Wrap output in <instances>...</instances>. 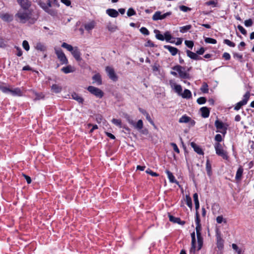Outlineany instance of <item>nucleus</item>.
<instances>
[{
    "instance_id": "obj_38",
    "label": "nucleus",
    "mask_w": 254,
    "mask_h": 254,
    "mask_svg": "<svg viewBox=\"0 0 254 254\" xmlns=\"http://www.w3.org/2000/svg\"><path fill=\"white\" fill-rule=\"evenodd\" d=\"M206 170L208 175H210L211 173V165L208 160L206 163Z\"/></svg>"
},
{
    "instance_id": "obj_9",
    "label": "nucleus",
    "mask_w": 254,
    "mask_h": 254,
    "mask_svg": "<svg viewBox=\"0 0 254 254\" xmlns=\"http://www.w3.org/2000/svg\"><path fill=\"white\" fill-rule=\"evenodd\" d=\"M215 126L216 128L218 130L221 129L222 130H217V132H220L224 135L226 133L227 127H225L224 124L221 121L217 120L215 122Z\"/></svg>"
},
{
    "instance_id": "obj_8",
    "label": "nucleus",
    "mask_w": 254,
    "mask_h": 254,
    "mask_svg": "<svg viewBox=\"0 0 254 254\" xmlns=\"http://www.w3.org/2000/svg\"><path fill=\"white\" fill-rule=\"evenodd\" d=\"M172 69L178 72L179 76L182 78H187L188 74L185 71V68L179 65H177L172 67Z\"/></svg>"
},
{
    "instance_id": "obj_52",
    "label": "nucleus",
    "mask_w": 254,
    "mask_h": 254,
    "mask_svg": "<svg viewBox=\"0 0 254 254\" xmlns=\"http://www.w3.org/2000/svg\"><path fill=\"white\" fill-rule=\"evenodd\" d=\"M237 27H238V29H239V30L241 32V33L242 34H243L244 35H247V31L245 30V29L242 26L239 25Z\"/></svg>"
},
{
    "instance_id": "obj_42",
    "label": "nucleus",
    "mask_w": 254,
    "mask_h": 254,
    "mask_svg": "<svg viewBox=\"0 0 254 254\" xmlns=\"http://www.w3.org/2000/svg\"><path fill=\"white\" fill-rule=\"evenodd\" d=\"M223 43L230 47H235V44L228 39L224 40Z\"/></svg>"
},
{
    "instance_id": "obj_49",
    "label": "nucleus",
    "mask_w": 254,
    "mask_h": 254,
    "mask_svg": "<svg viewBox=\"0 0 254 254\" xmlns=\"http://www.w3.org/2000/svg\"><path fill=\"white\" fill-rule=\"evenodd\" d=\"M36 48L37 50L41 51H43L45 50V46L41 43H37L36 46Z\"/></svg>"
},
{
    "instance_id": "obj_45",
    "label": "nucleus",
    "mask_w": 254,
    "mask_h": 254,
    "mask_svg": "<svg viewBox=\"0 0 254 254\" xmlns=\"http://www.w3.org/2000/svg\"><path fill=\"white\" fill-rule=\"evenodd\" d=\"M23 48L26 51H28L30 49V46L28 42L26 40H24L22 43Z\"/></svg>"
},
{
    "instance_id": "obj_5",
    "label": "nucleus",
    "mask_w": 254,
    "mask_h": 254,
    "mask_svg": "<svg viewBox=\"0 0 254 254\" xmlns=\"http://www.w3.org/2000/svg\"><path fill=\"white\" fill-rule=\"evenodd\" d=\"M250 91H247L244 95L243 99L236 104L234 107V110L238 111L243 106L246 105L250 98Z\"/></svg>"
},
{
    "instance_id": "obj_6",
    "label": "nucleus",
    "mask_w": 254,
    "mask_h": 254,
    "mask_svg": "<svg viewBox=\"0 0 254 254\" xmlns=\"http://www.w3.org/2000/svg\"><path fill=\"white\" fill-rule=\"evenodd\" d=\"M195 230L198 244V246L197 247V251H199L201 249L203 245V238L201 236V226H196Z\"/></svg>"
},
{
    "instance_id": "obj_50",
    "label": "nucleus",
    "mask_w": 254,
    "mask_h": 254,
    "mask_svg": "<svg viewBox=\"0 0 254 254\" xmlns=\"http://www.w3.org/2000/svg\"><path fill=\"white\" fill-rule=\"evenodd\" d=\"M185 45L189 48L192 49L193 46V42L190 40H186L185 41Z\"/></svg>"
},
{
    "instance_id": "obj_40",
    "label": "nucleus",
    "mask_w": 254,
    "mask_h": 254,
    "mask_svg": "<svg viewBox=\"0 0 254 254\" xmlns=\"http://www.w3.org/2000/svg\"><path fill=\"white\" fill-rule=\"evenodd\" d=\"M204 41L206 43H209V44H215L217 43V41L213 38H206L204 39Z\"/></svg>"
},
{
    "instance_id": "obj_54",
    "label": "nucleus",
    "mask_w": 254,
    "mask_h": 254,
    "mask_svg": "<svg viewBox=\"0 0 254 254\" xmlns=\"http://www.w3.org/2000/svg\"><path fill=\"white\" fill-rule=\"evenodd\" d=\"M244 23L246 27H251L253 24V21L252 19H249L245 20Z\"/></svg>"
},
{
    "instance_id": "obj_19",
    "label": "nucleus",
    "mask_w": 254,
    "mask_h": 254,
    "mask_svg": "<svg viewBox=\"0 0 254 254\" xmlns=\"http://www.w3.org/2000/svg\"><path fill=\"white\" fill-rule=\"evenodd\" d=\"M200 111L201 112V116L203 118H206L209 117L210 111L207 107H203L200 108Z\"/></svg>"
},
{
    "instance_id": "obj_41",
    "label": "nucleus",
    "mask_w": 254,
    "mask_h": 254,
    "mask_svg": "<svg viewBox=\"0 0 254 254\" xmlns=\"http://www.w3.org/2000/svg\"><path fill=\"white\" fill-rule=\"evenodd\" d=\"M155 32H156V37L157 39L160 40L161 41H164V36L160 33L159 31L158 30H155Z\"/></svg>"
},
{
    "instance_id": "obj_7",
    "label": "nucleus",
    "mask_w": 254,
    "mask_h": 254,
    "mask_svg": "<svg viewBox=\"0 0 254 254\" xmlns=\"http://www.w3.org/2000/svg\"><path fill=\"white\" fill-rule=\"evenodd\" d=\"M55 53L57 56L58 59L60 61L62 64H67L68 60L61 49H55Z\"/></svg>"
},
{
    "instance_id": "obj_33",
    "label": "nucleus",
    "mask_w": 254,
    "mask_h": 254,
    "mask_svg": "<svg viewBox=\"0 0 254 254\" xmlns=\"http://www.w3.org/2000/svg\"><path fill=\"white\" fill-rule=\"evenodd\" d=\"M62 47L66 49L67 51L69 52H71L73 51L74 47H73L71 45L68 44L64 42L62 44Z\"/></svg>"
},
{
    "instance_id": "obj_46",
    "label": "nucleus",
    "mask_w": 254,
    "mask_h": 254,
    "mask_svg": "<svg viewBox=\"0 0 254 254\" xmlns=\"http://www.w3.org/2000/svg\"><path fill=\"white\" fill-rule=\"evenodd\" d=\"M0 90H1L3 93H9L10 88L0 85Z\"/></svg>"
},
{
    "instance_id": "obj_16",
    "label": "nucleus",
    "mask_w": 254,
    "mask_h": 254,
    "mask_svg": "<svg viewBox=\"0 0 254 254\" xmlns=\"http://www.w3.org/2000/svg\"><path fill=\"white\" fill-rule=\"evenodd\" d=\"M164 47L165 49L168 50L172 56H175L179 52L177 48L170 45H165Z\"/></svg>"
},
{
    "instance_id": "obj_28",
    "label": "nucleus",
    "mask_w": 254,
    "mask_h": 254,
    "mask_svg": "<svg viewBox=\"0 0 254 254\" xmlns=\"http://www.w3.org/2000/svg\"><path fill=\"white\" fill-rule=\"evenodd\" d=\"M0 18L4 21H10L12 20V17L8 13L0 14Z\"/></svg>"
},
{
    "instance_id": "obj_34",
    "label": "nucleus",
    "mask_w": 254,
    "mask_h": 254,
    "mask_svg": "<svg viewBox=\"0 0 254 254\" xmlns=\"http://www.w3.org/2000/svg\"><path fill=\"white\" fill-rule=\"evenodd\" d=\"M169 220L171 222H173V223L178 224V223H181V219L180 218L174 217L173 216L170 214L169 215Z\"/></svg>"
},
{
    "instance_id": "obj_47",
    "label": "nucleus",
    "mask_w": 254,
    "mask_h": 254,
    "mask_svg": "<svg viewBox=\"0 0 254 254\" xmlns=\"http://www.w3.org/2000/svg\"><path fill=\"white\" fill-rule=\"evenodd\" d=\"M164 39L166 40L167 42H169L171 39L172 38V36L169 32L167 31L164 34Z\"/></svg>"
},
{
    "instance_id": "obj_63",
    "label": "nucleus",
    "mask_w": 254,
    "mask_h": 254,
    "mask_svg": "<svg viewBox=\"0 0 254 254\" xmlns=\"http://www.w3.org/2000/svg\"><path fill=\"white\" fill-rule=\"evenodd\" d=\"M222 57L225 60H229L231 58L230 55L227 52H225L222 56Z\"/></svg>"
},
{
    "instance_id": "obj_60",
    "label": "nucleus",
    "mask_w": 254,
    "mask_h": 254,
    "mask_svg": "<svg viewBox=\"0 0 254 254\" xmlns=\"http://www.w3.org/2000/svg\"><path fill=\"white\" fill-rule=\"evenodd\" d=\"M171 146L173 147L174 150L177 153H179L180 152L179 149L178 148L177 144L175 143H171Z\"/></svg>"
},
{
    "instance_id": "obj_43",
    "label": "nucleus",
    "mask_w": 254,
    "mask_h": 254,
    "mask_svg": "<svg viewBox=\"0 0 254 254\" xmlns=\"http://www.w3.org/2000/svg\"><path fill=\"white\" fill-rule=\"evenodd\" d=\"M195 222L196 226H201L200 220L199 219V213L198 211L196 212L195 213Z\"/></svg>"
},
{
    "instance_id": "obj_56",
    "label": "nucleus",
    "mask_w": 254,
    "mask_h": 254,
    "mask_svg": "<svg viewBox=\"0 0 254 254\" xmlns=\"http://www.w3.org/2000/svg\"><path fill=\"white\" fill-rule=\"evenodd\" d=\"M180 9L184 12H187L191 10V8L185 5H181L179 7Z\"/></svg>"
},
{
    "instance_id": "obj_12",
    "label": "nucleus",
    "mask_w": 254,
    "mask_h": 254,
    "mask_svg": "<svg viewBox=\"0 0 254 254\" xmlns=\"http://www.w3.org/2000/svg\"><path fill=\"white\" fill-rule=\"evenodd\" d=\"M71 53L76 61H79L81 60V54L77 47H74Z\"/></svg>"
},
{
    "instance_id": "obj_58",
    "label": "nucleus",
    "mask_w": 254,
    "mask_h": 254,
    "mask_svg": "<svg viewBox=\"0 0 254 254\" xmlns=\"http://www.w3.org/2000/svg\"><path fill=\"white\" fill-rule=\"evenodd\" d=\"M145 172H146V173L149 174H150V175H151L152 176H153V177H157V176H159V175L158 174H157L155 172H153L152 171H151L149 169H148L147 170H146Z\"/></svg>"
},
{
    "instance_id": "obj_32",
    "label": "nucleus",
    "mask_w": 254,
    "mask_h": 254,
    "mask_svg": "<svg viewBox=\"0 0 254 254\" xmlns=\"http://www.w3.org/2000/svg\"><path fill=\"white\" fill-rule=\"evenodd\" d=\"M143 124L141 120H138L136 124L135 123V125L134 126V127L138 130H141L143 128Z\"/></svg>"
},
{
    "instance_id": "obj_29",
    "label": "nucleus",
    "mask_w": 254,
    "mask_h": 254,
    "mask_svg": "<svg viewBox=\"0 0 254 254\" xmlns=\"http://www.w3.org/2000/svg\"><path fill=\"white\" fill-rule=\"evenodd\" d=\"M217 246L219 249H222L223 248V240L219 235H217Z\"/></svg>"
},
{
    "instance_id": "obj_15",
    "label": "nucleus",
    "mask_w": 254,
    "mask_h": 254,
    "mask_svg": "<svg viewBox=\"0 0 254 254\" xmlns=\"http://www.w3.org/2000/svg\"><path fill=\"white\" fill-rule=\"evenodd\" d=\"M191 247L190 250V253H194L196 250H197V247L195 246L196 241L195 233L193 232L191 234Z\"/></svg>"
},
{
    "instance_id": "obj_20",
    "label": "nucleus",
    "mask_w": 254,
    "mask_h": 254,
    "mask_svg": "<svg viewBox=\"0 0 254 254\" xmlns=\"http://www.w3.org/2000/svg\"><path fill=\"white\" fill-rule=\"evenodd\" d=\"M93 83H96L97 85H100L102 84L101 76L99 73L95 74L93 77Z\"/></svg>"
},
{
    "instance_id": "obj_1",
    "label": "nucleus",
    "mask_w": 254,
    "mask_h": 254,
    "mask_svg": "<svg viewBox=\"0 0 254 254\" xmlns=\"http://www.w3.org/2000/svg\"><path fill=\"white\" fill-rule=\"evenodd\" d=\"M33 10L31 9H19L15 17L16 20L22 23H25L27 22L31 24H33L36 21L37 19L33 17Z\"/></svg>"
},
{
    "instance_id": "obj_39",
    "label": "nucleus",
    "mask_w": 254,
    "mask_h": 254,
    "mask_svg": "<svg viewBox=\"0 0 254 254\" xmlns=\"http://www.w3.org/2000/svg\"><path fill=\"white\" fill-rule=\"evenodd\" d=\"M173 89L175 90V92L180 96L182 91V86L180 85L176 84L175 85Z\"/></svg>"
},
{
    "instance_id": "obj_27",
    "label": "nucleus",
    "mask_w": 254,
    "mask_h": 254,
    "mask_svg": "<svg viewBox=\"0 0 254 254\" xmlns=\"http://www.w3.org/2000/svg\"><path fill=\"white\" fill-rule=\"evenodd\" d=\"M180 96L183 98L190 99L191 97V93L189 89H185Z\"/></svg>"
},
{
    "instance_id": "obj_18",
    "label": "nucleus",
    "mask_w": 254,
    "mask_h": 254,
    "mask_svg": "<svg viewBox=\"0 0 254 254\" xmlns=\"http://www.w3.org/2000/svg\"><path fill=\"white\" fill-rule=\"evenodd\" d=\"M106 13L112 17H117L119 15V12L117 11L116 9L109 8L106 10Z\"/></svg>"
},
{
    "instance_id": "obj_31",
    "label": "nucleus",
    "mask_w": 254,
    "mask_h": 254,
    "mask_svg": "<svg viewBox=\"0 0 254 254\" xmlns=\"http://www.w3.org/2000/svg\"><path fill=\"white\" fill-rule=\"evenodd\" d=\"M192 26L191 25H187L180 27V32L182 33H184L190 30Z\"/></svg>"
},
{
    "instance_id": "obj_44",
    "label": "nucleus",
    "mask_w": 254,
    "mask_h": 254,
    "mask_svg": "<svg viewBox=\"0 0 254 254\" xmlns=\"http://www.w3.org/2000/svg\"><path fill=\"white\" fill-rule=\"evenodd\" d=\"M127 15L129 17L135 15L136 14L135 11L132 8H129L127 11Z\"/></svg>"
},
{
    "instance_id": "obj_25",
    "label": "nucleus",
    "mask_w": 254,
    "mask_h": 254,
    "mask_svg": "<svg viewBox=\"0 0 254 254\" xmlns=\"http://www.w3.org/2000/svg\"><path fill=\"white\" fill-rule=\"evenodd\" d=\"M72 98L77 101L79 103H82L84 100L83 98L76 93H73L71 94Z\"/></svg>"
},
{
    "instance_id": "obj_17",
    "label": "nucleus",
    "mask_w": 254,
    "mask_h": 254,
    "mask_svg": "<svg viewBox=\"0 0 254 254\" xmlns=\"http://www.w3.org/2000/svg\"><path fill=\"white\" fill-rule=\"evenodd\" d=\"M190 146L193 148L195 152L200 155H203L204 153L201 148L199 147L195 143L192 142L190 143Z\"/></svg>"
},
{
    "instance_id": "obj_53",
    "label": "nucleus",
    "mask_w": 254,
    "mask_h": 254,
    "mask_svg": "<svg viewBox=\"0 0 254 254\" xmlns=\"http://www.w3.org/2000/svg\"><path fill=\"white\" fill-rule=\"evenodd\" d=\"M206 101V100L205 97H201L198 98L197 99V102L198 104H204Z\"/></svg>"
},
{
    "instance_id": "obj_37",
    "label": "nucleus",
    "mask_w": 254,
    "mask_h": 254,
    "mask_svg": "<svg viewBox=\"0 0 254 254\" xmlns=\"http://www.w3.org/2000/svg\"><path fill=\"white\" fill-rule=\"evenodd\" d=\"M112 123L120 128L122 127V122L119 119H113L112 120Z\"/></svg>"
},
{
    "instance_id": "obj_30",
    "label": "nucleus",
    "mask_w": 254,
    "mask_h": 254,
    "mask_svg": "<svg viewBox=\"0 0 254 254\" xmlns=\"http://www.w3.org/2000/svg\"><path fill=\"white\" fill-rule=\"evenodd\" d=\"M190 120L191 119L190 117L185 115L180 118L179 122L180 123H187L190 122Z\"/></svg>"
},
{
    "instance_id": "obj_62",
    "label": "nucleus",
    "mask_w": 254,
    "mask_h": 254,
    "mask_svg": "<svg viewBox=\"0 0 254 254\" xmlns=\"http://www.w3.org/2000/svg\"><path fill=\"white\" fill-rule=\"evenodd\" d=\"M234 57L235 58H237L242 61V60L243 59V55L237 53H235L233 54Z\"/></svg>"
},
{
    "instance_id": "obj_61",
    "label": "nucleus",
    "mask_w": 254,
    "mask_h": 254,
    "mask_svg": "<svg viewBox=\"0 0 254 254\" xmlns=\"http://www.w3.org/2000/svg\"><path fill=\"white\" fill-rule=\"evenodd\" d=\"M145 117H146V120L152 125H154V123L153 122V121H152V120L151 119L150 116H149V114L147 113V114H146V115H145Z\"/></svg>"
},
{
    "instance_id": "obj_55",
    "label": "nucleus",
    "mask_w": 254,
    "mask_h": 254,
    "mask_svg": "<svg viewBox=\"0 0 254 254\" xmlns=\"http://www.w3.org/2000/svg\"><path fill=\"white\" fill-rule=\"evenodd\" d=\"M15 48L16 49V51H17L16 55L18 57H21L23 54L21 48L17 46H15Z\"/></svg>"
},
{
    "instance_id": "obj_26",
    "label": "nucleus",
    "mask_w": 254,
    "mask_h": 254,
    "mask_svg": "<svg viewBox=\"0 0 254 254\" xmlns=\"http://www.w3.org/2000/svg\"><path fill=\"white\" fill-rule=\"evenodd\" d=\"M51 90L55 93H59L62 91V87L58 84H53L51 87Z\"/></svg>"
},
{
    "instance_id": "obj_59",
    "label": "nucleus",
    "mask_w": 254,
    "mask_h": 254,
    "mask_svg": "<svg viewBox=\"0 0 254 254\" xmlns=\"http://www.w3.org/2000/svg\"><path fill=\"white\" fill-rule=\"evenodd\" d=\"M215 140L216 141L217 143H219L220 142L222 141V137L221 134H217L215 136Z\"/></svg>"
},
{
    "instance_id": "obj_64",
    "label": "nucleus",
    "mask_w": 254,
    "mask_h": 254,
    "mask_svg": "<svg viewBox=\"0 0 254 254\" xmlns=\"http://www.w3.org/2000/svg\"><path fill=\"white\" fill-rule=\"evenodd\" d=\"M107 29L109 31L111 32H114L116 30V27L112 25H108L107 26Z\"/></svg>"
},
{
    "instance_id": "obj_35",
    "label": "nucleus",
    "mask_w": 254,
    "mask_h": 254,
    "mask_svg": "<svg viewBox=\"0 0 254 254\" xmlns=\"http://www.w3.org/2000/svg\"><path fill=\"white\" fill-rule=\"evenodd\" d=\"M200 90L204 93H207L208 92V86L205 82H203L201 88Z\"/></svg>"
},
{
    "instance_id": "obj_57",
    "label": "nucleus",
    "mask_w": 254,
    "mask_h": 254,
    "mask_svg": "<svg viewBox=\"0 0 254 254\" xmlns=\"http://www.w3.org/2000/svg\"><path fill=\"white\" fill-rule=\"evenodd\" d=\"M217 2L213 0H210L206 2V4L207 5H213L214 7H216L217 6Z\"/></svg>"
},
{
    "instance_id": "obj_13",
    "label": "nucleus",
    "mask_w": 254,
    "mask_h": 254,
    "mask_svg": "<svg viewBox=\"0 0 254 254\" xmlns=\"http://www.w3.org/2000/svg\"><path fill=\"white\" fill-rule=\"evenodd\" d=\"M186 52L187 56L191 59L196 61L202 60V58L198 56L196 53H195L189 50H187Z\"/></svg>"
},
{
    "instance_id": "obj_11",
    "label": "nucleus",
    "mask_w": 254,
    "mask_h": 254,
    "mask_svg": "<svg viewBox=\"0 0 254 254\" xmlns=\"http://www.w3.org/2000/svg\"><path fill=\"white\" fill-rule=\"evenodd\" d=\"M18 3L21 7V9H30L31 2L29 0H17Z\"/></svg>"
},
{
    "instance_id": "obj_10",
    "label": "nucleus",
    "mask_w": 254,
    "mask_h": 254,
    "mask_svg": "<svg viewBox=\"0 0 254 254\" xmlns=\"http://www.w3.org/2000/svg\"><path fill=\"white\" fill-rule=\"evenodd\" d=\"M106 71L110 78L113 81H116L118 80V76L112 67L110 66H107L106 67Z\"/></svg>"
},
{
    "instance_id": "obj_14",
    "label": "nucleus",
    "mask_w": 254,
    "mask_h": 254,
    "mask_svg": "<svg viewBox=\"0 0 254 254\" xmlns=\"http://www.w3.org/2000/svg\"><path fill=\"white\" fill-rule=\"evenodd\" d=\"M9 93L13 96H21L22 92L19 88H10Z\"/></svg>"
},
{
    "instance_id": "obj_22",
    "label": "nucleus",
    "mask_w": 254,
    "mask_h": 254,
    "mask_svg": "<svg viewBox=\"0 0 254 254\" xmlns=\"http://www.w3.org/2000/svg\"><path fill=\"white\" fill-rule=\"evenodd\" d=\"M166 174L167 175L168 178L171 183H176L178 184L177 181L175 179V177L173 175V174L169 170H167L165 171Z\"/></svg>"
},
{
    "instance_id": "obj_4",
    "label": "nucleus",
    "mask_w": 254,
    "mask_h": 254,
    "mask_svg": "<svg viewBox=\"0 0 254 254\" xmlns=\"http://www.w3.org/2000/svg\"><path fill=\"white\" fill-rule=\"evenodd\" d=\"M88 91L97 98H101L104 96V92L99 88L93 86H89L87 87Z\"/></svg>"
},
{
    "instance_id": "obj_23",
    "label": "nucleus",
    "mask_w": 254,
    "mask_h": 254,
    "mask_svg": "<svg viewBox=\"0 0 254 254\" xmlns=\"http://www.w3.org/2000/svg\"><path fill=\"white\" fill-rule=\"evenodd\" d=\"M96 23L94 21H92L84 25V28L86 31H89L92 30L95 26Z\"/></svg>"
},
{
    "instance_id": "obj_2",
    "label": "nucleus",
    "mask_w": 254,
    "mask_h": 254,
    "mask_svg": "<svg viewBox=\"0 0 254 254\" xmlns=\"http://www.w3.org/2000/svg\"><path fill=\"white\" fill-rule=\"evenodd\" d=\"M214 148L217 155L222 157L225 160L228 159L229 157L227 152L223 149L222 145L220 143H215Z\"/></svg>"
},
{
    "instance_id": "obj_36",
    "label": "nucleus",
    "mask_w": 254,
    "mask_h": 254,
    "mask_svg": "<svg viewBox=\"0 0 254 254\" xmlns=\"http://www.w3.org/2000/svg\"><path fill=\"white\" fill-rule=\"evenodd\" d=\"M186 202L187 205L190 208H192V201L191 198L189 195H187L186 196Z\"/></svg>"
},
{
    "instance_id": "obj_24",
    "label": "nucleus",
    "mask_w": 254,
    "mask_h": 254,
    "mask_svg": "<svg viewBox=\"0 0 254 254\" xmlns=\"http://www.w3.org/2000/svg\"><path fill=\"white\" fill-rule=\"evenodd\" d=\"M244 169L242 167L240 166L237 170L235 179L237 181H240L242 179V176L243 173Z\"/></svg>"
},
{
    "instance_id": "obj_48",
    "label": "nucleus",
    "mask_w": 254,
    "mask_h": 254,
    "mask_svg": "<svg viewBox=\"0 0 254 254\" xmlns=\"http://www.w3.org/2000/svg\"><path fill=\"white\" fill-rule=\"evenodd\" d=\"M216 222H217V223L218 224H221V223H222L223 222H224V223H226V220L224 219V218L222 216H218L216 218Z\"/></svg>"
},
{
    "instance_id": "obj_21",
    "label": "nucleus",
    "mask_w": 254,
    "mask_h": 254,
    "mask_svg": "<svg viewBox=\"0 0 254 254\" xmlns=\"http://www.w3.org/2000/svg\"><path fill=\"white\" fill-rule=\"evenodd\" d=\"M61 70L65 74L73 72L75 71V68L74 67L70 65H68L66 66L63 67Z\"/></svg>"
},
{
    "instance_id": "obj_51",
    "label": "nucleus",
    "mask_w": 254,
    "mask_h": 254,
    "mask_svg": "<svg viewBox=\"0 0 254 254\" xmlns=\"http://www.w3.org/2000/svg\"><path fill=\"white\" fill-rule=\"evenodd\" d=\"M140 32L145 35H148L149 34V32L147 28L145 27H142L140 29Z\"/></svg>"
},
{
    "instance_id": "obj_3",
    "label": "nucleus",
    "mask_w": 254,
    "mask_h": 254,
    "mask_svg": "<svg viewBox=\"0 0 254 254\" xmlns=\"http://www.w3.org/2000/svg\"><path fill=\"white\" fill-rule=\"evenodd\" d=\"M172 14V12L168 11L164 13H162L160 11H156L152 16V19L154 21H157L159 20H163L166 18L167 16H169Z\"/></svg>"
}]
</instances>
